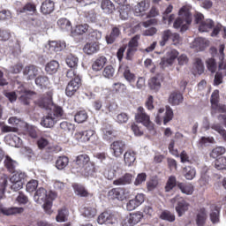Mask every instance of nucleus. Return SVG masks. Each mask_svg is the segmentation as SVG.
<instances>
[{
	"label": "nucleus",
	"instance_id": "1",
	"mask_svg": "<svg viewBox=\"0 0 226 226\" xmlns=\"http://www.w3.org/2000/svg\"><path fill=\"white\" fill-rule=\"evenodd\" d=\"M178 15L179 18L175 20L173 27L180 29V33H185V31H188V26L192 24V13L188 8L184 6L179 10Z\"/></svg>",
	"mask_w": 226,
	"mask_h": 226
},
{
	"label": "nucleus",
	"instance_id": "2",
	"mask_svg": "<svg viewBox=\"0 0 226 226\" xmlns=\"http://www.w3.org/2000/svg\"><path fill=\"white\" fill-rule=\"evenodd\" d=\"M108 199L110 200H119L123 202V200H126V199H130V190L124 187H115L108 192Z\"/></svg>",
	"mask_w": 226,
	"mask_h": 226
},
{
	"label": "nucleus",
	"instance_id": "3",
	"mask_svg": "<svg viewBox=\"0 0 226 226\" xmlns=\"http://www.w3.org/2000/svg\"><path fill=\"white\" fill-rule=\"evenodd\" d=\"M212 114H223L226 113V105L220 104V90H215L210 98Z\"/></svg>",
	"mask_w": 226,
	"mask_h": 226
},
{
	"label": "nucleus",
	"instance_id": "4",
	"mask_svg": "<svg viewBox=\"0 0 226 226\" xmlns=\"http://www.w3.org/2000/svg\"><path fill=\"white\" fill-rule=\"evenodd\" d=\"M75 137L79 142H90V144H96L98 142L96 131L91 129L85 132H78L75 133Z\"/></svg>",
	"mask_w": 226,
	"mask_h": 226
},
{
	"label": "nucleus",
	"instance_id": "5",
	"mask_svg": "<svg viewBox=\"0 0 226 226\" xmlns=\"http://www.w3.org/2000/svg\"><path fill=\"white\" fill-rule=\"evenodd\" d=\"M135 119L137 123H142V124H144V126H146L150 132L154 131V125H153V123H151L148 115H147L145 109L142 107L138 108Z\"/></svg>",
	"mask_w": 226,
	"mask_h": 226
},
{
	"label": "nucleus",
	"instance_id": "6",
	"mask_svg": "<svg viewBox=\"0 0 226 226\" xmlns=\"http://www.w3.org/2000/svg\"><path fill=\"white\" fill-rule=\"evenodd\" d=\"M80 86H82V78L76 77L71 79L65 88V94L69 98L74 96V94L80 89Z\"/></svg>",
	"mask_w": 226,
	"mask_h": 226
},
{
	"label": "nucleus",
	"instance_id": "7",
	"mask_svg": "<svg viewBox=\"0 0 226 226\" xmlns=\"http://www.w3.org/2000/svg\"><path fill=\"white\" fill-rule=\"evenodd\" d=\"M173 202H177V206L175 210L177 211V216L181 217L188 209H190V203L185 200V198L177 195L175 198L172 199Z\"/></svg>",
	"mask_w": 226,
	"mask_h": 226
},
{
	"label": "nucleus",
	"instance_id": "8",
	"mask_svg": "<svg viewBox=\"0 0 226 226\" xmlns=\"http://www.w3.org/2000/svg\"><path fill=\"white\" fill-rule=\"evenodd\" d=\"M112 156L115 158H121L123 156V153L126 149V143L123 140H116L110 144L109 147Z\"/></svg>",
	"mask_w": 226,
	"mask_h": 226
},
{
	"label": "nucleus",
	"instance_id": "9",
	"mask_svg": "<svg viewBox=\"0 0 226 226\" xmlns=\"http://www.w3.org/2000/svg\"><path fill=\"white\" fill-rule=\"evenodd\" d=\"M139 40H140V35H135L128 42V49L126 52V59L132 61L133 56L139 50Z\"/></svg>",
	"mask_w": 226,
	"mask_h": 226
},
{
	"label": "nucleus",
	"instance_id": "10",
	"mask_svg": "<svg viewBox=\"0 0 226 226\" xmlns=\"http://www.w3.org/2000/svg\"><path fill=\"white\" fill-rule=\"evenodd\" d=\"M144 218L142 212L131 213L122 222L123 226H134L137 225Z\"/></svg>",
	"mask_w": 226,
	"mask_h": 226
},
{
	"label": "nucleus",
	"instance_id": "11",
	"mask_svg": "<svg viewBox=\"0 0 226 226\" xmlns=\"http://www.w3.org/2000/svg\"><path fill=\"white\" fill-rule=\"evenodd\" d=\"M54 93L52 91H48L46 94L41 95L38 100L35 101V105H38L41 109H49L52 103V96Z\"/></svg>",
	"mask_w": 226,
	"mask_h": 226
},
{
	"label": "nucleus",
	"instance_id": "12",
	"mask_svg": "<svg viewBox=\"0 0 226 226\" xmlns=\"http://www.w3.org/2000/svg\"><path fill=\"white\" fill-rule=\"evenodd\" d=\"M72 188L75 195H78V197H83L85 199H93L94 197V193L87 191L86 186L81 184L74 183L72 184Z\"/></svg>",
	"mask_w": 226,
	"mask_h": 226
},
{
	"label": "nucleus",
	"instance_id": "13",
	"mask_svg": "<svg viewBox=\"0 0 226 226\" xmlns=\"http://www.w3.org/2000/svg\"><path fill=\"white\" fill-rule=\"evenodd\" d=\"M102 139L107 142H112L114 139L117 138V133L110 124L103 125V127L102 128Z\"/></svg>",
	"mask_w": 226,
	"mask_h": 226
},
{
	"label": "nucleus",
	"instance_id": "14",
	"mask_svg": "<svg viewBox=\"0 0 226 226\" xmlns=\"http://www.w3.org/2000/svg\"><path fill=\"white\" fill-rule=\"evenodd\" d=\"M98 223L100 225H103V223H106L107 225H114L117 220L116 219V216L109 212H102L97 219Z\"/></svg>",
	"mask_w": 226,
	"mask_h": 226
},
{
	"label": "nucleus",
	"instance_id": "15",
	"mask_svg": "<svg viewBox=\"0 0 226 226\" xmlns=\"http://www.w3.org/2000/svg\"><path fill=\"white\" fill-rule=\"evenodd\" d=\"M162 82H163V79L159 75L154 76L148 79V87L151 91H154V93H158L160 89H162Z\"/></svg>",
	"mask_w": 226,
	"mask_h": 226
},
{
	"label": "nucleus",
	"instance_id": "16",
	"mask_svg": "<svg viewBox=\"0 0 226 226\" xmlns=\"http://www.w3.org/2000/svg\"><path fill=\"white\" fill-rule=\"evenodd\" d=\"M178 56L179 52L177 51V49H171L168 53V57L162 58L161 64L162 66H171V64H174V62L176 61V59H177Z\"/></svg>",
	"mask_w": 226,
	"mask_h": 226
},
{
	"label": "nucleus",
	"instance_id": "17",
	"mask_svg": "<svg viewBox=\"0 0 226 226\" xmlns=\"http://www.w3.org/2000/svg\"><path fill=\"white\" fill-rule=\"evenodd\" d=\"M24 213V207H9L6 208L3 205V203H0V215H4L5 216H11V215H22Z\"/></svg>",
	"mask_w": 226,
	"mask_h": 226
},
{
	"label": "nucleus",
	"instance_id": "18",
	"mask_svg": "<svg viewBox=\"0 0 226 226\" xmlns=\"http://www.w3.org/2000/svg\"><path fill=\"white\" fill-rule=\"evenodd\" d=\"M119 36H121V25L113 26L111 28L110 34L109 35H106V41L109 45H112V43H114V41H116V40H117Z\"/></svg>",
	"mask_w": 226,
	"mask_h": 226
},
{
	"label": "nucleus",
	"instance_id": "19",
	"mask_svg": "<svg viewBox=\"0 0 226 226\" xmlns=\"http://www.w3.org/2000/svg\"><path fill=\"white\" fill-rule=\"evenodd\" d=\"M133 181V175L132 173H125L124 176L113 181L115 186H125L126 185H132Z\"/></svg>",
	"mask_w": 226,
	"mask_h": 226
},
{
	"label": "nucleus",
	"instance_id": "20",
	"mask_svg": "<svg viewBox=\"0 0 226 226\" xmlns=\"http://www.w3.org/2000/svg\"><path fill=\"white\" fill-rule=\"evenodd\" d=\"M89 162H91V159L87 154L78 155L75 160L76 169L82 170Z\"/></svg>",
	"mask_w": 226,
	"mask_h": 226
},
{
	"label": "nucleus",
	"instance_id": "21",
	"mask_svg": "<svg viewBox=\"0 0 226 226\" xmlns=\"http://www.w3.org/2000/svg\"><path fill=\"white\" fill-rule=\"evenodd\" d=\"M19 93L21 94L19 96L21 103H23V105H29L31 100H33V97L34 96V92L22 88Z\"/></svg>",
	"mask_w": 226,
	"mask_h": 226
},
{
	"label": "nucleus",
	"instance_id": "22",
	"mask_svg": "<svg viewBox=\"0 0 226 226\" xmlns=\"http://www.w3.org/2000/svg\"><path fill=\"white\" fill-rule=\"evenodd\" d=\"M89 25H77L71 30V36H82V34H86V33H89Z\"/></svg>",
	"mask_w": 226,
	"mask_h": 226
},
{
	"label": "nucleus",
	"instance_id": "23",
	"mask_svg": "<svg viewBox=\"0 0 226 226\" xmlns=\"http://www.w3.org/2000/svg\"><path fill=\"white\" fill-rule=\"evenodd\" d=\"M106 64L107 57L105 56H101L93 62L92 70L94 72H102V70H103Z\"/></svg>",
	"mask_w": 226,
	"mask_h": 226
},
{
	"label": "nucleus",
	"instance_id": "24",
	"mask_svg": "<svg viewBox=\"0 0 226 226\" xmlns=\"http://www.w3.org/2000/svg\"><path fill=\"white\" fill-rule=\"evenodd\" d=\"M210 222L215 225L220 223V208L216 205L210 206Z\"/></svg>",
	"mask_w": 226,
	"mask_h": 226
},
{
	"label": "nucleus",
	"instance_id": "25",
	"mask_svg": "<svg viewBox=\"0 0 226 226\" xmlns=\"http://www.w3.org/2000/svg\"><path fill=\"white\" fill-rule=\"evenodd\" d=\"M207 47H209V41L202 37L196 38L192 42V49L199 51L205 50Z\"/></svg>",
	"mask_w": 226,
	"mask_h": 226
},
{
	"label": "nucleus",
	"instance_id": "26",
	"mask_svg": "<svg viewBox=\"0 0 226 226\" xmlns=\"http://www.w3.org/2000/svg\"><path fill=\"white\" fill-rule=\"evenodd\" d=\"M206 220H207V210H206V207H201L198 210V214L196 215V225H206Z\"/></svg>",
	"mask_w": 226,
	"mask_h": 226
},
{
	"label": "nucleus",
	"instance_id": "27",
	"mask_svg": "<svg viewBox=\"0 0 226 226\" xmlns=\"http://www.w3.org/2000/svg\"><path fill=\"white\" fill-rule=\"evenodd\" d=\"M99 50H100V44L96 41L87 42L85 44L83 48V52H85V54H87L88 56L96 54V52H98Z\"/></svg>",
	"mask_w": 226,
	"mask_h": 226
},
{
	"label": "nucleus",
	"instance_id": "28",
	"mask_svg": "<svg viewBox=\"0 0 226 226\" xmlns=\"http://www.w3.org/2000/svg\"><path fill=\"white\" fill-rule=\"evenodd\" d=\"M56 5L52 0H45L41 6V11L43 15H50L54 11Z\"/></svg>",
	"mask_w": 226,
	"mask_h": 226
},
{
	"label": "nucleus",
	"instance_id": "29",
	"mask_svg": "<svg viewBox=\"0 0 226 226\" xmlns=\"http://www.w3.org/2000/svg\"><path fill=\"white\" fill-rule=\"evenodd\" d=\"M56 120L54 115L52 113H49L47 116L43 117L41 120V124L44 128H53V126L56 124Z\"/></svg>",
	"mask_w": 226,
	"mask_h": 226
},
{
	"label": "nucleus",
	"instance_id": "30",
	"mask_svg": "<svg viewBox=\"0 0 226 226\" xmlns=\"http://www.w3.org/2000/svg\"><path fill=\"white\" fill-rule=\"evenodd\" d=\"M79 171L87 177H93V176L96 174V166L94 162H89L82 170H79Z\"/></svg>",
	"mask_w": 226,
	"mask_h": 226
},
{
	"label": "nucleus",
	"instance_id": "31",
	"mask_svg": "<svg viewBox=\"0 0 226 226\" xmlns=\"http://www.w3.org/2000/svg\"><path fill=\"white\" fill-rule=\"evenodd\" d=\"M66 49V42L63 41H49V50L51 52H61Z\"/></svg>",
	"mask_w": 226,
	"mask_h": 226
},
{
	"label": "nucleus",
	"instance_id": "32",
	"mask_svg": "<svg viewBox=\"0 0 226 226\" xmlns=\"http://www.w3.org/2000/svg\"><path fill=\"white\" fill-rule=\"evenodd\" d=\"M23 74L27 76V80H33L38 75V67L34 65H27L23 71Z\"/></svg>",
	"mask_w": 226,
	"mask_h": 226
},
{
	"label": "nucleus",
	"instance_id": "33",
	"mask_svg": "<svg viewBox=\"0 0 226 226\" xmlns=\"http://www.w3.org/2000/svg\"><path fill=\"white\" fill-rule=\"evenodd\" d=\"M101 8L104 13L110 15V13H114L116 10V5L110 0H102L101 3Z\"/></svg>",
	"mask_w": 226,
	"mask_h": 226
},
{
	"label": "nucleus",
	"instance_id": "34",
	"mask_svg": "<svg viewBox=\"0 0 226 226\" xmlns=\"http://www.w3.org/2000/svg\"><path fill=\"white\" fill-rule=\"evenodd\" d=\"M34 199L37 204H41L47 200V190L43 187H40L34 196Z\"/></svg>",
	"mask_w": 226,
	"mask_h": 226
},
{
	"label": "nucleus",
	"instance_id": "35",
	"mask_svg": "<svg viewBox=\"0 0 226 226\" xmlns=\"http://www.w3.org/2000/svg\"><path fill=\"white\" fill-rule=\"evenodd\" d=\"M137 160L136 154L132 150H127L124 154V162L128 167H132Z\"/></svg>",
	"mask_w": 226,
	"mask_h": 226
},
{
	"label": "nucleus",
	"instance_id": "36",
	"mask_svg": "<svg viewBox=\"0 0 226 226\" xmlns=\"http://www.w3.org/2000/svg\"><path fill=\"white\" fill-rule=\"evenodd\" d=\"M183 94L179 92H173L170 95L169 102L170 105H179L180 103H183Z\"/></svg>",
	"mask_w": 226,
	"mask_h": 226
},
{
	"label": "nucleus",
	"instance_id": "37",
	"mask_svg": "<svg viewBox=\"0 0 226 226\" xmlns=\"http://www.w3.org/2000/svg\"><path fill=\"white\" fill-rule=\"evenodd\" d=\"M177 188L182 192V193H185V195H192L193 193V185L192 184H185L183 182L177 183Z\"/></svg>",
	"mask_w": 226,
	"mask_h": 226
},
{
	"label": "nucleus",
	"instance_id": "38",
	"mask_svg": "<svg viewBox=\"0 0 226 226\" xmlns=\"http://www.w3.org/2000/svg\"><path fill=\"white\" fill-rule=\"evenodd\" d=\"M57 70H59V62L56 60L50 61L45 66V71L49 75H54V73L57 72Z\"/></svg>",
	"mask_w": 226,
	"mask_h": 226
},
{
	"label": "nucleus",
	"instance_id": "39",
	"mask_svg": "<svg viewBox=\"0 0 226 226\" xmlns=\"http://www.w3.org/2000/svg\"><path fill=\"white\" fill-rule=\"evenodd\" d=\"M57 26L62 29V31H72V21L69 20L66 18H62L57 20Z\"/></svg>",
	"mask_w": 226,
	"mask_h": 226
},
{
	"label": "nucleus",
	"instance_id": "40",
	"mask_svg": "<svg viewBox=\"0 0 226 226\" xmlns=\"http://www.w3.org/2000/svg\"><path fill=\"white\" fill-rule=\"evenodd\" d=\"M183 172H184V177L188 181H192L197 175V170H195V168H193L192 166H185L183 169Z\"/></svg>",
	"mask_w": 226,
	"mask_h": 226
},
{
	"label": "nucleus",
	"instance_id": "41",
	"mask_svg": "<svg viewBox=\"0 0 226 226\" xmlns=\"http://www.w3.org/2000/svg\"><path fill=\"white\" fill-rule=\"evenodd\" d=\"M4 166L11 174L17 172V162L13 161L10 156L5 158Z\"/></svg>",
	"mask_w": 226,
	"mask_h": 226
},
{
	"label": "nucleus",
	"instance_id": "42",
	"mask_svg": "<svg viewBox=\"0 0 226 226\" xmlns=\"http://www.w3.org/2000/svg\"><path fill=\"white\" fill-rule=\"evenodd\" d=\"M179 182H177V179L176 178V177L174 176H170L169 177L167 182H166V185L164 187V190L167 193H169V192H172V190H174V188H176V186H177V184Z\"/></svg>",
	"mask_w": 226,
	"mask_h": 226
},
{
	"label": "nucleus",
	"instance_id": "43",
	"mask_svg": "<svg viewBox=\"0 0 226 226\" xmlns=\"http://www.w3.org/2000/svg\"><path fill=\"white\" fill-rule=\"evenodd\" d=\"M88 117L89 116L87 115V111H86L85 109H82L76 112L74 116V121L75 123H78L79 124H80L82 123H86Z\"/></svg>",
	"mask_w": 226,
	"mask_h": 226
},
{
	"label": "nucleus",
	"instance_id": "44",
	"mask_svg": "<svg viewBox=\"0 0 226 226\" xmlns=\"http://www.w3.org/2000/svg\"><path fill=\"white\" fill-rule=\"evenodd\" d=\"M213 27H215V21L207 19L200 24L199 31H200V33H207V31L213 29Z\"/></svg>",
	"mask_w": 226,
	"mask_h": 226
},
{
	"label": "nucleus",
	"instance_id": "45",
	"mask_svg": "<svg viewBox=\"0 0 226 226\" xmlns=\"http://www.w3.org/2000/svg\"><path fill=\"white\" fill-rule=\"evenodd\" d=\"M159 218L161 220H164L165 222H170V223L176 222V215L169 210L162 211Z\"/></svg>",
	"mask_w": 226,
	"mask_h": 226
},
{
	"label": "nucleus",
	"instance_id": "46",
	"mask_svg": "<svg viewBox=\"0 0 226 226\" xmlns=\"http://www.w3.org/2000/svg\"><path fill=\"white\" fill-rule=\"evenodd\" d=\"M70 163V159L66 156H60L56 161V167L58 170H63V169L66 168Z\"/></svg>",
	"mask_w": 226,
	"mask_h": 226
},
{
	"label": "nucleus",
	"instance_id": "47",
	"mask_svg": "<svg viewBox=\"0 0 226 226\" xmlns=\"http://www.w3.org/2000/svg\"><path fill=\"white\" fill-rule=\"evenodd\" d=\"M207 68L208 72L211 73H216V70L218 69V64L216 63V58L215 56L208 58L206 61Z\"/></svg>",
	"mask_w": 226,
	"mask_h": 226
},
{
	"label": "nucleus",
	"instance_id": "48",
	"mask_svg": "<svg viewBox=\"0 0 226 226\" xmlns=\"http://www.w3.org/2000/svg\"><path fill=\"white\" fill-rule=\"evenodd\" d=\"M149 8V4L146 3L145 0L139 2L135 7H134V13L139 16L140 13H144L147 9Z\"/></svg>",
	"mask_w": 226,
	"mask_h": 226
},
{
	"label": "nucleus",
	"instance_id": "49",
	"mask_svg": "<svg viewBox=\"0 0 226 226\" xmlns=\"http://www.w3.org/2000/svg\"><path fill=\"white\" fill-rule=\"evenodd\" d=\"M193 70L198 73V75H202L204 73V63H202V59H194Z\"/></svg>",
	"mask_w": 226,
	"mask_h": 226
},
{
	"label": "nucleus",
	"instance_id": "50",
	"mask_svg": "<svg viewBox=\"0 0 226 226\" xmlns=\"http://www.w3.org/2000/svg\"><path fill=\"white\" fill-rule=\"evenodd\" d=\"M171 36H172V31L170 30H164L162 33V39L159 41V45L161 47H165V45H167V41H169V40H171Z\"/></svg>",
	"mask_w": 226,
	"mask_h": 226
},
{
	"label": "nucleus",
	"instance_id": "51",
	"mask_svg": "<svg viewBox=\"0 0 226 226\" xmlns=\"http://www.w3.org/2000/svg\"><path fill=\"white\" fill-rule=\"evenodd\" d=\"M56 220L58 222H66L68 220V210L66 209V207H63L58 210Z\"/></svg>",
	"mask_w": 226,
	"mask_h": 226
},
{
	"label": "nucleus",
	"instance_id": "52",
	"mask_svg": "<svg viewBox=\"0 0 226 226\" xmlns=\"http://www.w3.org/2000/svg\"><path fill=\"white\" fill-rule=\"evenodd\" d=\"M65 63L69 66V68H77L79 64V58L71 54L67 56Z\"/></svg>",
	"mask_w": 226,
	"mask_h": 226
},
{
	"label": "nucleus",
	"instance_id": "53",
	"mask_svg": "<svg viewBox=\"0 0 226 226\" xmlns=\"http://www.w3.org/2000/svg\"><path fill=\"white\" fill-rule=\"evenodd\" d=\"M174 119V111H172V108L170 106H166V112L162 118L163 124H167V123H170Z\"/></svg>",
	"mask_w": 226,
	"mask_h": 226
},
{
	"label": "nucleus",
	"instance_id": "54",
	"mask_svg": "<svg viewBox=\"0 0 226 226\" xmlns=\"http://www.w3.org/2000/svg\"><path fill=\"white\" fill-rule=\"evenodd\" d=\"M215 167L217 170H226V157L221 156L215 161Z\"/></svg>",
	"mask_w": 226,
	"mask_h": 226
},
{
	"label": "nucleus",
	"instance_id": "55",
	"mask_svg": "<svg viewBox=\"0 0 226 226\" xmlns=\"http://www.w3.org/2000/svg\"><path fill=\"white\" fill-rule=\"evenodd\" d=\"M211 129L214 130L215 132H217V133L221 135L224 142H226V130L223 129V127H222L220 124H213L211 125Z\"/></svg>",
	"mask_w": 226,
	"mask_h": 226
},
{
	"label": "nucleus",
	"instance_id": "56",
	"mask_svg": "<svg viewBox=\"0 0 226 226\" xmlns=\"http://www.w3.org/2000/svg\"><path fill=\"white\" fill-rule=\"evenodd\" d=\"M49 77L47 76H39L35 79L36 86H39L42 89V87H46L49 84Z\"/></svg>",
	"mask_w": 226,
	"mask_h": 226
},
{
	"label": "nucleus",
	"instance_id": "57",
	"mask_svg": "<svg viewBox=\"0 0 226 226\" xmlns=\"http://www.w3.org/2000/svg\"><path fill=\"white\" fill-rule=\"evenodd\" d=\"M11 183H25L26 181V174L22 172H16L11 178Z\"/></svg>",
	"mask_w": 226,
	"mask_h": 226
},
{
	"label": "nucleus",
	"instance_id": "58",
	"mask_svg": "<svg viewBox=\"0 0 226 226\" xmlns=\"http://www.w3.org/2000/svg\"><path fill=\"white\" fill-rule=\"evenodd\" d=\"M123 76L125 80H127V82H130L131 84L132 82H135V74H133L132 71H130V67L124 68Z\"/></svg>",
	"mask_w": 226,
	"mask_h": 226
},
{
	"label": "nucleus",
	"instance_id": "59",
	"mask_svg": "<svg viewBox=\"0 0 226 226\" xmlns=\"http://www.w3.org/2000/svg\"><path fill=\"white\" fill-rule=\"evenodd\" d=\"M222 154H225V147H217L210 152V158H218V156H222Z\"/></svg>",
	"mask_w": 226,
	"mask_h": 226
},
{
	"label": "nucleus",
	"instance_id": "60",
	"mask_svg": "<svg viewBox=\"0 0 226 226\" xmlns=\"http://www.w3.org/2000/svg\"><path fill=\"white\" fill-rule=\"evenodd\" d=\"M19 11L20 13H27V11L30 13H34V11H36V5L33 3H27L23 8L20 9Z\"/></svg>",
	"mask_w": 226,
	"mask_h": 226
},
{
	"label": "nucleus",
	"instance_id": "61",
	"mask_svg": "<svg viewBox=\"0 0 226 226\" xmlns=\"http://www.w3.org/2000/svg\"><path fill=\"white\" fill-rule=\"evenodd\" d=\"M115 69L112 65H107L102 72L103 77L106 79H112L114 77Z\"/></svg>",
	"mask_w": 226,
	"mask_h": 226
},
{
	"label": "nucleus",
	"instance_id": "62",
	"mask_svg": "<svg viewBox=\"0 0 226 226\" xmlns=\"http://www.w3.org/2000/svg\"><path fill=\"white\" fill-rule=\"evenodd\" d=\"M60 129L64 132H72V130H75V125L72 124V123L64 121L60 123Z\"/></svg>",
	"mask_w": 226,
	"mask_h": 226
},
{
	"label": "nucleus",
	"instance_id": "63",
	"mask_svg": "<svg viewBox=\"0 0 226 226\" xmlns=\"http://www.w3.org/2000/svg\"><path fill=\"white\" fill-rule=\"evenodd\" d=\"M146 179H147V175L146 173H139L134 181V185L140 186L142 183H146Z\"/></svg>",
	"mask_w": 226,
	"mask_h": 226
},
{
	"label": "nucleus",
	"instance_id": "64",
	"mask_svg": "<svg viewBox=\"0 0 226 226\" xmlns=\"http://www.w3.org/2000/svg\"><path fill=\"white\" fill-rule=\"evenodd\" d=\"M38 188V181L31 180L26 184V192L33 193Z\"/></svg>",
	"mask_w": 226,
	"mask_h": 226
}]
</instances>
